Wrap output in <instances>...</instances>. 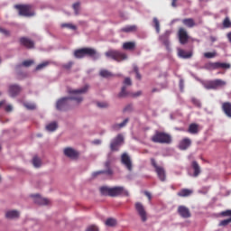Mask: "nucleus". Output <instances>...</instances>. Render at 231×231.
<instances>
[{"instance_id":"052dcab7","label":"nucleus","mask_w":231,"mask_h":231,"mask_svg":"<svg viewBox=\"0 0 231 231\" xmlns=\"http://www.w3.org/2000/svg\"><path fill=\"white\" fill-rule=\"evenodd\" d=\"M93 143L96 144V145H98L101 143V141L100 140H95L93 141Z\"/></svg>"},{"instance_id":"6e6d98bb","label":"nucleus","mask_w":231,"mask_h":231,"mask_svg":"<svg viewBox=\"0 0 231 231\" xmlns=\"http://www.w3.org/2000/svg\"><path fill=\"white\" fill-rule=\"evenodd\" d=\"M132 108H133L132 106L129 105V106H127L124 109V111H125V112L131 111Z\"/></svg>"},{"instance_id":"a18cd8bd","label":"nucleus","mask_w":231,"mask_h":231,"mask_svg":"<svg viewBox=\"0 0 231 231\" xmlns=\"http://www.w3.org/2000/svg\"><path fill=\"white\" fill-rule=\"evenodd\" d=\"M229 223H231V217H230V218H227V219H225V220H222V221L219 223V226H227Z\"/></svg>"},{"instance_id":"aec40b11","label":"nucleus","mask_w":231,"mask_h":231,"mask_svg":"<svg viewBox=\"0 0 231 231\" xmlns=\"http://www.w3.org/2000/svg\"><path fill=\"white\" fill-rule=\"evenodd\" d=\"M171 35V32H166L163 35L160 37V41L162 42V44L169 49L170 42H169V37Z\"/></svg>"},{"instance_id":"a211bd4d","label":"nucleus","mask_w":231,"mask_h":231,"mask_svg":"<svg viewBox=\"0 0 231 231\" xmlns=\"http://www.w3.org/2000/svg\"><path fill=\"white\" fill-rule=\"evenodd\" d=\"M21 93V87L17 85H12L9 87V95L13 97H17Z\"/></svg>"},{"instance_id":"9b49d317","label":"nucleus","mask_w":231,"mask_h":231,"mask_svg":"<svg viewBox=\"0 0 231 231\" xmlns=\"http://www.w3.org/2000/svg\"><path fill=\"white\" fill-rule=\"evenodd\" d=\"M135 209L141 217L142 221L145 222L147 220V214L143 204L140 202L135 203Z\"/></svg>"},{"instance_id":"bb28decb","label":"nucleus","mask_w":231,"mask_h":231,"mask_svg":"<svg viewBox=\"0 0 231 231\" xmlns=\"http://www.w3.org/2000/svg\"><path fill=\"white\" fill-rule=\"evenodd\" d=\"M199 131V125L197 124H191L189 126V130L188 132L191 134H197Z\"/></svg>"},{"instance_id":"9d476101","label":"nucleus","mask_w":231,"mask_h":231,"mask_svg":"<svg viewBox=\"0 0 231 231\" xmlns=\"http://www.w3.org/2000/svg\"><path fill=\"white\" fill-rule=\"evenodd\" d=\"M178 37L180 44L185 45L189 42V35L187 31L184 28H180L178 32Z\"/></svg>"},{"instance_id":"de8ad7c7","label":"nucleus","mask_w":231,"mask_h":231,"mask_svg":"<svg viewBox=\"0 0 231 231\" xmlns=\"http://www.w3.org/2000/svg\"><path fill=\"white\" fill-rule=\"evenodd\" d=\"M24 106L29 110H35L36 108L34 104H30V103L24 104Z\"/></svg>"},{"instance_id":"8fccbe9b","label":"nucleus","mask_w":231,"mask_h":231,"mask_svg":"<svg viewBox=\"0 0 231 231\" xmlns=\"http://www.w3.org/2000/svg\"><path fill=\"white\" fill-rule=\"evenodd\" d=\"M79 2H77L76 4H73V9H74V11H75L76 15L79 14Z\"/></svg>"},{"instance_id":"423d86ee","label":"nucleus","mask_w":231,"mask_h":231,"mask_svg":"<svg viewBox=\"0 0 231 231\" xmlns=\"http://www.w3.org/2000/svg\"><path fill=\"white\" fill-rule=\"evenodd\" d=\"M151 163L154 167L155 171H156L160 180L165 181L166 180V172H165L164 168L158 166L156 163V161L154 159H151Z\"/></svg>"},{"instance_id":"5fc2aeb1","label":"nucleus","mask_w":231,"mask_h":231,"mask_svg":"<svg viewBox=\"0 0 231 231\" xmlns=\"http://www.w3.org/2000/svg\"><path fill=\"white\" fill-rule=\"evenodd\" d=\"M0 32L4 33L5 36L10 35V32L5 29L0 28Z\"/></svg>"},{"instance_id":"774afa93","label":"nucleus","mask_w":231,"mask_h":231,"mask_svg":"<svg viewBox=\"0 0 231 231\" xmlns=\"http://www.w3.org/2000/svg\"><path fill=\"white\" fill-rule=\"evenodd\" d=\"M3 105H5V101L0 102V106H2Z\"/></svg>"},{"instance_id":"ea45409f","label":"nucleus","mask_w":231,"mask_h":231,"mask_svg":"<svg viewBox=\"0 0 231 231\" xmlns=\"http://www.w3.org/2000/svg\"><path fill=\"white\" fill-rule=\"evenodd\" d=\"M48 65H50V62H48V61H45V62H43V63H41L40 65H38V66L36 67L35 70H36V71H39V70H41V69H42L48 67Z\"/></svg>"},{"instance_id":"a19ab883","label":"nucleus","mask_w":231,"mask_h":231,"mask_svg":"<svg viewBox=\"0 0 231 231\" xmlns=\"http://www.w3.org/2000/svg\"><path fill=\"white\" fill-rule=\"evenodd\" d=\"M223 27L227 29L231 27V22L229 20V18L226 16V18H225L224 22H223Z\"/></svg>"},{"instance_id":"79ce46f5","label":"nucleus","mask_w":231,"mask_h":231,"mask_svg":"<svg viewBox=\"0 0 231 231\" xmlns=\"http://www.w3.org/2000/svg\"><path fill=\"white\" fill-rule=\"evenodd\" d=\"M34 61L32 60H24L23 63H22V66L23 67H25V68H29V67H32V65H33Z\"/></svg>"},{"instance_id":"473e14b6","label":"nucleus","mask_w":231,"mask_h":231,"mask_svg":"<svg viewBox=\"0 0 231 231\" xmlns=\"http://www.w3.org/2000/svg\"><path fill=\"white\" fill-rule=\"evenodd\" d=\"M137 30L136 26L134 25H130V26H126L125 28L121 29V32H125V33H129V32H134Z\"/></svg>"},{"instance_id":"39448f33","label":"nucleus","mask_w":231,"mask_h":231,"mask_svg":"<svg viewBox=\"0 0 231 231\" xmlns=\"http://www.w3.org/2000/svg\"><path fill=\"white\" fill-rule=\"evenodd\" d=\"M14 8L18 10L19 15L30 17L33 16V13L32 12V5H14Z\"/></svg>"},{"instance_id":"680f3d73","label":"nucleus","mask_w":231,"mask_h":231,"mask_svg":"<svg viewBox=\"0 0 231 231\" xmlns=\"http://www.w3.org/2000/svg\"><path fill=\"white\" fill-rule=\"evenodd\" d=\"M227 39H228L229 42L231 43V32L227 33Z\"/></svg>"},{"instance_id":"09e8293b","label":"nucleus","mask_w":231,"mask_h":231,"mask_svg":"<svg viewBox=\"0 0 231 231\" xmlns=\"http://www.w3.org/2000/svg\"><path fill=\"white\" fill-rule=\"evenodd\" d=\"M97 106L100 108H106L108 106V104L106 102H98Z\"/></svg>"},{"instance_id":"864d4df0","label":"nucleus","mask_w":231,"mask_h":231,"mask_svg":"<svg viewBox=\"0 0 231 231\" xmlns=\"http://www.w3.org/2000/svg\"><path fill=\"white\" fill-rule=\"evenodd\" d=\"M73 65V62H69L68 64L63 65V68L66 69H69Z\"/></svg>"},{"instance_id":"603ef678","label":"nucleus","mask_w":231,"mask_h":231,"mask_svg":"<svg viewBox=\"0 0 231 231\" xmlns=\"http://www.w3.org/2000/svg\"><path fill=\"white\" fill-rule=\"evenodd\" d=\"M223 217H231V210H226L221 213Z\"/></svg>"},{"instance_id":"13d9d810","label":"nucleus","mask_w":231,"mask_h":231,"mask_svg":"<svg viewBox=\"0 0 231 231\" xmlns=\"http://www.w3.org/2000/svg\"><path fill=\"white\" fill-rule=\"evenodd\" d=\"M177 2H178V0H172L171 6L174 8L177 7Z\"/></svg>"},{"instance_id":"6e6552de","label":"nucleus","mask_w":231,"mask_h":231,"mask_svg":"<svg viewBox=\"0 0 231 231\" xmlns=\"http://www.w3.org/2000/svg\"><path fill=\"white\" fill-rule=\"evenodd\" d=\"M110 197H118V196H129V192L124 189V187H114L111 188Z\"/></svg>"},{"instance_id":"338daca9","label":"nucleus","mask_w":231,"mask_h":231,"mask_svg":"<svg viewBox=\"0 0 231 231\" xmlns=\"http://www.w3.org/2000/svg\"><path fill=\"white\" fill-rule=\"evenodd\" d=\"M136 78H137L138 79H141V76H140L139 72L136 73Z\"/></svg>"},{"instance_id":"f257e3e1","label":"nucleus","mask_w":231,"mask_h":231,"mask_svg":"<svg viewBox=\"0 0 231 231\" xmlns=\"http://www.w3.org/2000/svg\"><path fill=\"white\" fill-rule=\"evenodd\" d=\"M89 89V87L86 85L79 89H71L69 88L67 92L70 95L69 97H63L56 103V108L60 111H66L69 108V102L71 100L75 101L77 104H79L83 101L81 95L86 94Z\"/></svg>"},{"instance_id":"e433bc0d","label":"nucleus","mask_w":231,"mask_h":231,"mask_svg":"<svg viewBox=\"0 0 231 231\" xmlns=\"http://www.w3.org/2000/svg\"><path fill=\"white\" fill-rule=\"evenodd\" d=\"M217 69H227L231 68L230 64H227V63L217 62Z\"/></svg>"},{"instance_id":"dca6fc26","label":"nucleus","mask_w":231,"mask_h":231,"mask_svg":"<svg viewBox=\"0 0 231 231\" xmlns=\"http://www.w3.org/2000/svg\"><path fill=\"white\" fill-rule=\"evenodd\" d=\"M178 213L183 218H189L191 217L190 211L188 208L184 206H180L178 208Z\"/></svg>"},{"instance_id":"4be33fe9","label":"nucleus","mask_w":231,"mask_h":231,"mask_svg":"<svg viewBox=\"0 0 231 231\" xmlns=\"http://www.w3.org/2000/svg\"><path fill=\"white\" fill-rule=\"evenodd\" d=\"M191 167H192V169L194 171L193 176L194 177H198L201 173L200 166L199 165V163L196 161H194L191 163Z\"/></svg>"},{"instance_id":"0eeeda50","label":"nucleus","mask_w":231,"mask_h":231,"mask_svg":"<svg viewBox=\"0 0 231 231\" xmlns=\"http://www.w3.org/2000/svg\"><path fill=\"white\" fill-rule=\"evenodd\" d=\"M226 82L222 79H215V80H212V81H209L208 82L206 85H205V88L207 89H217L219 88H224V86H226Z\"/></svg>"},{"instance_id":"20e7f679","label":"nucleus","mask_w":231,"mask_h":231,"mask_svg":"<svg viewBox=\"0 0 231 231\" xmlns=\"http://www.w3.org/2000/svg\"><path fill=\"white\" fill-rule=\"evenodd\" d=\"M106 57L108 58V59H112L117 62H121L123 60H127V55L125 53H123L121 51H113V50H110L108 51H106L105 53Z\"/></svg>"},{"instance_id":"49530a36","label":"nucleus","mask_w":231,"mask_h":231,"mask_svg":"<svg viewBox=\"0 0 231 231\" xmlns=\"http://www.w3.org/2000/svg\"><path fill=\"white\" fill-rule=\"evenodd\" d=\"M217 55L216 52H206L204 54V57L207 58V59H212V58H215Z\"/></svg>"},{"instance_id":"c756f323","label":"nucleus","mask_w":231,"mask_h":231,"mask_svg":"<svg viewBox=\"0 0 231 231\" xmlns=\"http://www.w3.org/2000/svg\"><path fill=\"white\" fill-rule=\"evenodd\" d=\"M100 174H106V175L110 176L113 174V171L110 169H108L106 171H98L93 172L92 177L96 178L97 176H98Z\"/></svg>"},{"instance_id":"412c9836","label":"nucleus","mask_w":231,"mask_h":231,"mask_svg":"<svg viewBox=\"0 0 231 231\" xmlns=\"http://www.w3.org/2000/svg\"><path fill=\"white\" fill-rule=\"evenodd\" d=\"M193 193V190L192 189H180L177 195L179 197H181V198H186V197H189L190 195H192Z\"/></svg>"},{"instance_id":"bf43d9fd","label":"nucleus","mask_w":231,"mask_h":231,"mask_svg":"<svg viewBox=\"0 0 231 231\" xmlns=\"http://www.w3.org/2000/svg\"><path fill=\"white\" fill-rule=\"evenodd\" d=\"M12 106H7L6 107H5V111L6 112H11L12 111Z\"/></svg>"},{"instance_id":"f704fd0d","label":"nucleus","mask_w":231,"mask_h":231,"mask_svg":"<svg viewBox=\"0 0 231 231\" xmlns=\"http://www.w3.org/2000/svg\"><path fill=\"white\" fill-rule=\"evenodd\" d=\"M206 69H209V70H214V69H217V62H215V63H208L206 65Z\"/></svg>"},{"instance_id":"e2e57ef3","label":"nucleus","mask_w":231,"mask_h":231,"mask_svg":"<svg viewBox=\"0 0 231 231\" xmlns=\"http://www.w3.org/2000/svg\"><path fill=\"white\" fill-rule=\"evenodd\" d=\"M210 41H211L212 42H215L217 41V39H216L215 37H210Z\"/></svg>"},{"instance_id":"7c9ffc66","label":"nucleus","mask_w":231,"mask_h":231,"mask_svg":"<svg viewBox=\"0 0 231 231\" xmlns=\"http://www.w3.org/2000/svg\"><path fill=\"white\" fill-rule=\"evenodd\" d=\"M5 217L7 218L19 217V212L17 210H11V211L6 212Z\"/></svg>"},{"instance_id":"0e129e2a","label":"nucleus","mask_w":231,"mask_h":231,"mask_svg":"<svg viewBox=\"0 0 231 231\" xmlns=\"http://www.w3.org/2000/svg\"><path fill=\"white\" fill-rule=\"evenodd\" d=\"M134 70L135 73H139V69H138L137 67H134Z\"/></svg>"},{"instance_id":"4c0bfd02","label":"nucleus","mask_w":231,"mask_h":231,"mask_svg":"<svg viewBox=\"0 0 231 231\" xmlns=\"http://www.w3.org/2000/svg\"><path fill=\"white\" fill-rule=\"evenodd\" d=\"M99 75L102 77V78H109V77H112V74L106 70V69H102L100 72H99Z\"/></svg>"},{"instance_id":"393cba45","label":"nucleus","mask_w":231,"mask_h":231,"mask_svg":"<svg viewBox=\"0 0 231 231\" xmlns=\"http://www.w3.org/2000/svg\"><path fill=\"white\" fill-rule=\"evenodd\" d=\"M128 122H129V119L126 118V119H125L121 124H115V125H112V129H113L114 131H118V130H120L121 128H124V127L127 125Z\"/></svg>"},{"instance_id":"6ab92c4d","label":"nucleus","mask_w":231,"mask_h":231,"mask_svg":"<svg viewBox=\"0 0 231 231\" xmlns=\"http://www.w3.org/2000/svg\"><path fill=\"white\" fill-rule=\"evenodd\" d=\"M222 110L227 117L231 118V103L230 102L223 103Z\"/></svg>"},{"instance_id":"2eb2a0df","label":"nucleus","mask_w":231,"mask_h":231,"mask_svg":"<svg viewBox=\"0 0 231 231\" xmlns=\"http://www.w3.org/2000/svg\"><path fill=\"white\" fill-rule=\"evenodd\" d=\"M191 143L189 138H184L179 143L178 148L181 151H186L191 145Z\"/></svg>"},{"instance_id":"58836bf2","label":"nucleus","mask_w":231,"mask_h":231,"mask_svg":"<svg viewBox=\"0 0 231 231\" xmlns=\"http://www.w3.org/2000/svg\"><path fill=\"white\" fill-rule=\"evenodd\" d=\"M32 164L34 167L39 168L41 167V159H39L38 157H33L32 159Z\"/></svg>"},{"instance_id":"a878e982","label":"nucleus","mask_w":231,"mask_h":231,"mask_svg":"<svg viewBox=\"0 0 231 231\" xmlns=\"http://www.w3.org/2000/svg\"><path fill=\"white\" fill-rule=\"evenodd\" d=\"M34 198H36L35 202L38 203L39 205H48L50 204V199L41 198L39 195H34Z\"/></svg>"},{"instance_id":"ddd939ff","label":"nucleus","mask_w":231,"mask_h":231,"mask_svg":"<svg viewBox=\"0 0 231 231\" xmlns=\"http://www.w3.org/2000/svg\"><path fill=\"white\" fill-rule=\"evenodd\" d=\"M84 50V56H88L92 58L94 60H97L99 58L98 53L97 52L96 50L91 49V48H83Z\"/></svg>"},{"instance_id":"3c124183","label":"nucleus","mask_w":231,"mask_h":231,"mask_svg":"<svg viewBox=\"0 0 231 231\" xmlns=\"http://www.w3.org/2000/svg\"><path fill=\"white\" fill-rule=\"evenodd\" d=\"M86 231H98V228L96 226H89Z\"/></svg>"},{"instance_id":"f3484780","label":"nucleus","mask_w":231,"mask_h":231,"mask_svg":"<svg viewBox=\"0 0 231 231\" xmlns=\"http://www.w3.org/2000/svg\"><path fill=\"white\" fill-rule=\"evenodd\" d=\"M20 43L27 49H33L35 47V43L32 40L24 37L20 39Z\"/></svg>"},{"instance_id":"69168bd1","label":"nucleus","mask_w":231,"mask_h":231,"mask_svg":"<svg viewBox=\"0 0 231 231\" xmlns=\"http://www.w3.org/2000/svg\"><path fill=\"white\" fill-rule=\"evenodd\" d=\"M183 83H184V81L181 79V80L180 81V86L181 88H183Z\"/></svg>"},{"instance_id":"4d7b16f0","label":"nucleus","mask_w":231,"mask_h":231,"mask_svg":"<svg viewBox=\"0 0 231 231\" xmlns=\"http://www.w3.org/2000/svg\"><path fill=\"white\" fill-rule=\"evenodd\" d=\"M144 194H145V196L149 199V200L152 199V195H151V193H149L148 191H145Z\"/></svg>"},{"instance_id":"c85d7f7f","label":"nucleus","mask_w":231,"mask_h":231,"mask_svg":"<svg viewBox=\"0 0 231 231\" xmlns=\"http://www.w3.org/2000/svg\"><path fill=\"white\" fill-rule=\"evenodd\" d=\"M99 191L103 196L111 197V188L109 187H106V186L100 187Z\"/></svg>"},{"instance_id":"7ed1b4c3","label":"nucleus","mask_w":231,"mask_h":231,"mask_svg":"<svg viewBox=\"0 0 231 231\" xmlns=\"http://www.w3.org/2000/svg\"><path fill=\"white\" fill-rule=\"evenodd\" d=\"M124 87L121 89V92L118 94V97H137L142 95L141 91H138L137 93H130L126 91V86H131L132 81L129 78H126L124 81Z\"/></svg>"},{"instance_id":"72a5a7b5","label":"nucleus","mask_w":231,"mask_h":231,"mask_svg":"<svg viewBox=\"0 0 231 231\" xmlns=\"http://www.w3.org/2000/svg\"><path fill=\"white\" fill-rule=\"evenodd\" d=\"M58 127L59 125H57V123L53 122L46 126V130L49 132H55V130H57Z\"/></svg>"},{"instance_id":"5701e85b","label":"nucleus","mask_w":231,"mask_h":231,"mask_svg":"<svg viewBox=\"0 0 231 231\" xmlns=\"http://www.w3.org/2000/svg\"><path fill=\"white\" fill-rule=\"evenodd\" d=\"M182 23L188 28H193L194 26H196L193 18H184L182 20Z\"/></svg>"},{"instance_id":"4468645a","label":"nucleus","mask_w":231,"mask_h":231,"mask_svg":"<svg viewBox=\"0 0 231 231\" xmlns=\"http://www.w3.org/2000/svg\"><path fill=\"white\" fill-rule=\"evenodd\" d=\"M121 162L126 167V169L129 171H131L133 170L132 161H131L130 157L126 153H124L121 156Z\"/></svg>"},{"instance_id":"2f4dec72","label":"nucleus","mask_w":231,"mask_h":231,"mask_svg":"<svg viewBox=\"0 0 231 231\" xmlns=\"http://www.w3.org/2000/svg\"><path fill=\"white\" fill-rule=\"evenodd\" d=\"M74 57L76 59H83L85 57L84 48L79 49V50H76L74 51Z\"/></svg>"},{"instance_id":"b1692460","label":"nucleus","mask_w":231,"mask_h":231,"mask_svg":"<svg viewBox=\"0 0 231 231\" xmlns=\"http://www.w3.org/2000/svg\"><path fill=\"white\" fill-rule=\"evenodd\" d=\"M178 55L180 58H182V59H190L192 57V52L191 51L186 52L185 51L179 49Z\"/></svg>"},{"instance_id":"cd10ccee","label":"nucleus","mask_w":231,"mask_h":231,"mask_svg":"<svg viewBox=\"0 0 231 231\" xmlns=\"http://www.w3.org/2000/svg\"><path fill=\"white\" fill-rule=\"evenodd\" d=\"M134 48H135V42H125L123 44V50L125 51H134Z\"/></svg>"},{"instance_id":"c9c22d12","label":"nucleus","mask_w":231,"mask_h":231,"mask_svg":"<svg viewBox=\"0 0 231 231\" xmlns=\"http://www.w3.org/2000/svg\"><path fill=\"white\" fill-rule=\"evenodd\" d=\"M105 224L107 226H115L116 225V220L114 218H107Z\"/></svg>"},{"instance_id":"f8f14e48","label":"nucleus","mask_w":231,"mask_h":231,"mask_svg":"<svg viewBox=\"0 0 231 231\" xmlns=\"http://www.w3.org/2000/svg\"><path fill=\"white\" fill-rule=\"evenodd\" d=\"M63 153L65 156H67L68 158L72 159V160H76L79 156V153L76 150H74L70 147L65 148L63 150Z\"/></svg>"},{"instance_id":"1a4fd4ad","label":"nucleus","mask_w":231,"mask_h":231,"mask_svg":"<svg viewBox=\"0 0 231 231\" xmlns=\"http://www.w3.org/2000/svg\"><path fill=\"white\" fill-rule=\"evenodd\" d=\"M124 143V137L122 134H118L110 143V149L112 152L118 151L119 146Z\"/></svg>"},{"instance_id":"f03ea898","label":"nucleus","mask_w":231,"mask_h":231,"mask_svg":"<svg viewBox=\"0 0 231 231\" xmlns=\"http://www.w3.org/2000/svg\"><path fill=\"white\" fill-rule=\"evenodd\" d=\"M152 141L156 143L170 144L172 142L171 136L166 133L157 132L152 137Z\"/></svg>"},{"instance_id":"c03bdc74","label":"nucleus","mask_w":231,"mask_h":231,"mask_svg":"<svg viewBox=\"0 0 231 231\" xmlns=\"http://www.w3.org/2000/svg\"><path fill=\"white\" fill-rule=\"evenodd\" d=\"M61 27L71 29V30H74V31L77 29V27L72 25L71 23H63V24H61Z\"/></svg>"},{"instance_id":"37998d69","label":"nucleus","mask_w":231,"mask_h":231,"mask_svg":"<svg viewBox=\"0 0 231 231\" xmlns=\"http://www.w3.org/2000/svg\"><path fill=\"white\" fill-rule=\"evenodd\" d=\"M153 23L157 33H160V23L157 18H153Z\"/></svg>"}]
</instances>
